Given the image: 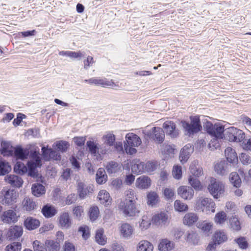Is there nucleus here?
I'll return each instance as SVG.
<instances>
[{
	"mask_svg": "<svg viewBox=\"0 0 251 251\" xmlns=\"http://www.w3.org/2000/svg\"><path fill=\"white\" fill-rule=\"evenodd\" d=\"M190 123L185 120L181 121L182 127L189 136L194 135L202 129L199 115L191 116L190 117Z\"/></svg>",
	"mask_w": 251,
	"mask_h": 251,
	"instance_id": "1",
	"label": "nucleus"
},
{
	"mask_svg": "<svg viewBox=\"0 0 251 251\" xmlns=\"http://www.w3.org/2000/svg\"><path fill=\"white\" fill-rule=\"evenodd\" d=\"M142 143L140 138L136 134L128 133L126 136V142L124 147L127 154L132 155L137 152V150L134 147L139 146Z\"/></svg>",
	"mask_w": 251,
	"mask_h": 251,
	"instance_id": "2",
	"label": "nucleus"
},
{
	"mask_svg": "<svg viewBox=\"0 0 251 251\" xmlns=\"http://www.w3.org/2000/svg\"><path fill=\"white\" fill-rule=\"evenodd\" d=\"M245 133L234 126L225 129L224 138L229 142H242L245 138Z\"/></svg>",
	"mask_w": 251,
	"mask_h": 251,
	"instance_id": "3",
	"label": "nucleus"
},
{
	"mask_svg": "<svg viewBox=\"0 0 251 251\" xmlns=\"http://www.w3.org/2000/svg\"><path fill=\"white\" fill-rule=\"evenodd\" d=\"M206 132L213 137L223 139L225 129L224 126L220 124H213L209 121H207L203 126Z\"/></svg>",
	"mask_w": 251,
	"mask_h": 251,
	"instance_id": "4",
	"label": "nucleus"
},
{
	"mask_svg": "<svg viewBox=\"0 0 251 251\" xmlns=\"http://www.w3.org/2000/svg\"><path fill=\"white\" fill-rule=\"evenodd\" d=\"M215 203L210 199L207 198H201L197 201L195 204V208L198 211H203L205 209L207 210H211L214 212L213 208L215 207Z\"/></svg>",
	"mask_w": 251,
	"mask_h": 251,
	"instance_id": "5",
	"label": "nucleus"
},
{
	"mask_svg": "<svg viewBox=\"0 0 251 251\" xmlns=\"http://www.w3.org/2000/svg\"><path fill=\"white\" fill-rule=\"evenodd\" d=\"M135 203L127 202L126 201H121L118 205V207L123 213L129 216H135L136 213L138 212Z\"/></svg>",
	"mask_w": 251,
	"mask_h": 251,
	"instance_id": "6",
	"label": "nucleus"
},
{
	"mask_svg": "<svg viewBox=\"0 0 251 251\" xmlns=\"http://www.w3.org/2000/svg\"><path fill=\"white\" fill-rule=\"evenodd\" d=\"M163 128L166 135L172 139L176 138L179 136V130L176 128V125L173 121L165 122L163 124Z\"/></svg>",
	"mask_w": 251,
	"mask_h": 251,
	"instance_id": "7",
	"label": "nucleus"
},
{
	"mask_svg": "<svg viewBox=\"0 0 251 251\" xmlns=\"http://www.w3.org/2000/svg\"><path fill=\"white\" fill-rule=\"evenodd\" d=\"M41 151L43 158L45 161H49L51 159L58 161L61 158L59 153L51 148H49L48 146H43Z\"/></svg>",
	"mask_w": 251,
	"mask_h": 251,
	"instance_id": "8",
	"label": "nucleus"
},
{
	"mask_svg": "<svg viewBox=\"0 0 251 251\" xmlns=\"http://www.w3.org/2000/svg\"><path fill=\"white\" fill-rule=\"evenodd\" d=\"M77 193L80 199H84L86 197L92 194L94 186L92 185L86 184L82 182H78L77 184Z\"/></svg>",
	"mask_w": 251,
	"mask_h": 251,
	"instance_id": "9",
	"label": "nucleus"
},
{
	"mask_svg": "<svg viewBox=\"0 0 251 251\" xmlns=\"http://www.w3.org/2000/svg\"><path fill=\"white\" fill-rule=\"evenodd\" d=\"M9 154L24 160L28 158L29 151L26 149H24L21 145H17L13 148V150L9 151Z\"/></svg>",
	"mask_w": 251,
	"mask_h": 251,
	"instance_id": "10",
	"label": "nucleus"
},
{
	"mask_svg": "<svg viewBox=\"0 0 251 251\" xmlns=\"http://www.w3.org/2000/svg\"><path fill=\"white\" fill-rule=\"evenodd\" d=\"M23 229L22 226L15 225L8 229L7 233V238L9 240H15L20 238L23 234Z\"/></svg>",
	"mask_w": 251,
	"mask_h": 251,
	"instance_id": "11",
	"label": "nucleus"
},
{
	"mask_svg": "<svg viewBox=\"0 0 251 251\" xmlns=\"http://www.w3.org/2000/svg\"><path fill=\"white\" fill-rule=\"evenodd\" d=\"M20 216H17L15 210H7L1 215V221L7 224L15 223L18 221Z\"/></svg>",
	"mask_w": 251,
	"mask_h": 251,
	"instance_id": "12",
	"label": "nucleus"
},
{
	"mask_svg": "<svg viewBox=\"0 0 251 251\" xmlns=\"http://www.w3.org/2000/svg\"><path fill=\"white\" fill-rule=\"evenodd\" d=\"M177 193L181 198L190 200L193 197L194 190L190 186H181L178 188Z\"/></svg>",
	"mask_w": 251,
	"mask_h": 251,
	"instance_id": "13",
	"label": "nucleus"
},
{
	"mask_svg": "<svg viewBox=\"0 0 251 251\" xmlns=\"http://www.w3.org/2000/svg\"><path fill=\"white\" fill-rule=\"evenodd\" d=\"M193 151L194 148L191 144H187L184 146L180 152L179 159L180 162L182 164L186 162Z\"/></svg>",
	"mask_w": 251,
	"mask_h": 251,
	"instance_id": "14",
	"label": "nucleus"
},
{
	"mask_svg": "<svg viewBox=\"0 0 251 251\" xmlns=\"http://www.w3.org/2000/svg\"><path fill=\"white\" fill-rule=\"evenodd\" d=\"M17 196L18 194L15 190L8 189L4 194V199L2 200V204L5 203L8 205L12 204L16 202Z\"/></svg>",
	"mask_w": 251,
	"mask_h": 251,
	"instance_id": "15",
	"label": "nucleus"
},
{
	"mask_svg": "<svg viewBox=\"0 0 251 251\" xmlns=\"http://www.w3.org/2000/svg\"><path fill=\"white\" fill-rule=\"evenodd\" d=\"M58 225L62 228L68 229L71 226V220L68 212L62 213L58 218Z\"/></svg>",
	"mask_w": 251,
	"mask_h": 251,
	"instance_id": "16",
	"label": "nucleus"
},
{
	"mask_svg": "<svg viewBox=\"0 0 251 251\" xmlns=\"http://www.w3.org/2000/svg\"><path fill=\"white\" fill-rule=\"evenodd\" d=\"M5 181L13 187H21L23 184L22 178L15 175H8L4 177Z\"/></svg>",
	"mask_w": 251,
	"mask_h": 251,
	"instance_id": "17",
	"label": "nucleus"
},
{
	"mask_svg": "<svg viewBox=\"0 0 251 251\" xmlns=\"http://www.w3.org/2000/svg\"><path fill=\"white\" fill-rule=\"evenodd\" d=\"M208 189L210 193L215 199H218L219 194H221L223 191L221 185L216 182L215 179L211 180Z\"/></svg>",
	"mask_w": 251,
	"mask_h": 251,
	"instance_id": "18",
	"label": "nucleus"
},
{
	"mask_svg": "<svg viewBox=\"0 0 251 251\" xmlns=\"http://www.w3.org/2000/svg\"><path fill=\"white\" fill-rule=\"evenodd\" d=\"M152 139L158 144H161L164 141L165 131L160 127L152 128Z\"/></svg>",
	"mask_w": 251,
	"mask_h": 251,
	"instance_id": "19",
	"label": "nucleus"
},
{
	"mask_svg": "<svg viewBox=\"0 0 251 251\" xmlns=\"http://www.w3.org/2000/svg\"><path fill=\"white\" fill-rule=\"evenodd\" d=\"M168 216L165 212L155 214L152 218V222L157 226L165 225L167 222Z\"/></svg>",
	"mask_w": 251,
	"mask_h": 251,
	"instance_id": "20",
	"label": "nucleus"
},
{
	"mask_svg": "<svg viewBox=\"0 0 251 251\" xmlns=\"http://www.w3.org/2000/svg\"><path fill=\"white\" fill-rule=\"evenodd\" d=\"M40 225V221L32 217L26 218L24 222L25 228L28 230H32L37 228Z\"/></svg>",
	"mask_w": 251,
	"mask_h": 251,
	"instance_id": "21",
	"label": "nucleus"
},
{
	"mask_svg": "<svg viewBox=\"0 0 251 251\" xmlns=\"http://www.w3.org/2000/svg\"><path fill=\"white\" fill-rule=\"evenodd\" d=\"M57 211L55 208L51 204H46L44 205L41 209V213L46 218H50L56 215Z\"/></svg>",
	"mask_w": 251,
	"mask_h": 251,
	"instance_id": "22",
	"label": "nucleus"
},
{
	"mask_svg": "<svg viewBox=\"0 0 251 251\" xmlns=\"http://www.w3.org/2000/svg\"><path fill=\"white\" fill-rule=\"evenodd\" d=\"M196 226L205 235L208 236L213 227V224L207 221H199L197 223Z\"/></svg>",
	"mask_w": 251,
	"mask_h": 251,
	"instance_id": "23",
	"label": "nucleus"
},
{
	"mask_svg": "<svg viewBox=\"0 0 251 251\" xmlns=\"http://www.w3.org/2000/svg\"><path fill=\"white\" fill-rule=\"evenodd\" d=\"M151 184L150 178L145 176H141L138 177L136 181V186L141 189H147Z\"/></svg>",
	"mask_w": 251,
	"mask_h": 251,
	"instance_id": "24",
	"label": "nucleus"
},
{
	"mask_svg": "<svg viewBox=\"0 0 251 251\" xmlns=\"http://www.w3.org/2000/svg\"><path fill=\"white\" fill-rule=\"evenodd\" d=\"M121 235L126 238L129 239L131 237L133 232L132 226L128 223L123 224L120 227Z\"/></svg>",
	"mask_w": 251,
	"mask_h": 251,
	"instance_id": "25",
	"label": "nucleus"
},
{
	"mask_svg": "<svg viewBox=\"0 0 251 251\" xmlns=\"http://www.w3.org/2000/svg\"><path fill=\"white\" fill-rule=\"evenodd\" d=\"M131 171L135 174H140L145 172V163L138 160H135L131 166Z\"/></svg>",
	"mask_w": 251,
	"mask_h": 251,
	"instance_id": "26",
	"label": "nucleus"
},
{
	"mask_svg": "<svg viewBox=\"0 0 251 251\" xmlns=\"http://www.w3.org/2000/svg\"><path fill=\"white\" fill-rule=\"evenodd\" d=\"M22 205L24 210L28 212L34 210L37 207L36 202L28 197H25L23 200Z\"/></svg>",
	"mask_w": 251,
	"mask_h": 251,
	"instance_id": "27",
	"label": "nucleus"
},
{
	"mask_svg": "<svg viewBox=\"0 0 251 251\" xmlns=\"http://www.w3.org/2000/svg\"><path fill=\"white\" fill-rule=\"evenodd\" d=\"M212 240H214L218 245L226 242L227 240V237L226 233L221 230L217 231L213 234Z\"/></svg>",
	"mask_w": 251,
	"mask_h": 251,
	"instance_id": "28",
	"label": "nucleus"
},
{
	"mask_svg": "<svg viewBox=\"0 0 251 251\" xmlns=\"http://www.w3.org/2000/svg\"><path fill=\"white\" fill-rule=\"evenodd\" d=\"M225 153L226 160L228 162L233 163L238 160L237 153L234 149L230 147L227 148L225 150Z\"/></svg>",
	"mask_w": 251,
	"mask_h": 251,
	"instance_id": "29",
	"label": "nucleus"
},
{
	"mask_svg": "<svg viewBox=\"0 0 251 251\" xmlns=\"http://www.w3.org/2000/svg\"><path fill=\"white\" fill-rule=\"evenodd\" d=\"M199 219L197 214L194 213H188L183 218V223L186 225L191 226L196 223Z\"/></svg>",
	"mask_w": 251,
	"mask_h": 251,
	"instance_id": "30",
	"label": "nucleus"
},
{
	"mask_svg": "<svg viewBox=\"0 0 251 251\" xmlns=\"http://www.w3.org/2000/svg\"><path fill=\"white\" fill-rule=\"evenodd\" d=\"M70 143L66 141L59 140L54 143L53 147L57 151L63 153L67 151L70 147Z\"/></svg>",
	"mask_w": 251,
	"mask_h": 251,
	"instance_id": "31",
	"label": "nucleus"
},
{
	"mask_svg": "<svg viewBox=\"0 0 251 251\" xmlns=\"http://www.w3.org/2000/svg\"><path fill=\"white\" fill-rule=\"evenodd\" d=\"M32 194L36 197H39L46 193L45 187L41 184L35 183L32 185L31 187Z\"/></svg>",
	"mask_w": 251,
	"mask_h": 251,
	"instance_id": "32",
	"label": "nucleus"
},
{
	"mask_svg": "<svg viewBox=\"0 0 251 251\" xmlns=\"http://www.w3.org/2000/svg\"><path fill=\"white\" fill-rule=\"evenodd\" d=\"M105 168L107 173L110 175L118 172L121 169V166L118 163L111 161L107 163Z\"/></svg>",
	"mask_w": 251,
	"mask_h": 251,
	"instance_id": "33",
	"label": "nucleus"
},
{
	"mask_svg": "<svg viewBox=\"0 0 251 251\" xmlns=\"http://www.w3.org/2000/svg\"><path fill=\"white\" fill-rule=\"evenodd\" d=\"M107 179V176L105 170L102 168H99L96 175V180L99 184H104Z\"/></svg>",
	"mask_w": 251,
	"mask_h": 251,
	"instance_id": "34",
	"label": "nucleus"
},
{
	"mask_svg": "<svg viewBox=\"0 0 251 251\" xmlns=\"http://www.w3.org/2000/svg\"><path fill=\"white\" fill-rule=\"evenodd\" d=\"M174 247V243L167 239H162L158 245V249L160 251H169Z\"/></svg>",
	"mask_w": 251,
	"mask_h": 251,
	"instance_id": "35",
	"label": "nucleus"
},
{
	"mask_svg": "<svg viewBox=\"0 0 251 251\" xmlns=\"http://www.w3.org/2000/svg\"><path fill=\"white\" fill-rule=\"evenodd\" d=\"M26 167L28 169L27 173L28 176L32 177H35L37 176L38 171L36 169L39 167L37 165L29 160L27 162Z\"/></svg>",
	"mask_w": 251,
	"mask_h": 251,
	"instance_id": "36",
	"label": "nucleus"
},
{
	"mask_svg": "<svg viewBox=\"0 0 251 251\" xmlns=\"http://www.w3.org/2000/svg\"><path fill=\"white\" fill-rule=\"evenodd\" d=\"M103 228H100L96 231L95 235L96 242L100 245H104L107 242V238L103 235Z\"/></svg>",
	"mask_w": 251,
	"mask_h": 251,
	"instance_id": "37",
	"label": "nucleus"
},
{
	"mask_svg": "<svg viewBox=\"0 0 251 251\" xmlns=\"http://www.w3.org/2000/svg\"><path fill=\"white\" fill-rule=\"evenodd\" d=\"M27 171L26 166L20 161L17 162L14 166V172L20 175H23L27 173Z\"/></svg>",
	"mask_w": 251,
	"mask_h": 251,
	"instance_id": "38",
	"label": "nucleus"
},
{
	"mask_svg": "<svg viewBox=\"0 0 251 251\" xmlns=\"http://www.w3.org/2000/svg\"><path fill=\"white\" fill-rule=\"evenodd\" d=\"M153 249V245L150 242L142 240L138 244L137 251H152Z\"/></svg>",
	"mask_w": 251,
	"mask_h": 251,
	"instance_id": "39",
	"label": "nucleus"
},
{
	"mask_svg": "<svg viewBox=\"0 0 251 251\" xmlns=\"http://www.w3.org/2000/svg\"><path fill=\"white\" fill-rule=\"evenodd\" d=\"M86 146L88 148L89 151L92 155L96 156L99 154L100 149L98 144L94 141L89 140L86 142Z\"/></svg>",
	"mask_w": 251,
	"mask_h": 251,
	"instance_id": "40",
	"label": "nucleus"
},
{
	"mask_svg": "<svg viewBox=\"0 0 251 251\" xmlns=\"http://www.w3.org/2000/svg\"><path fill=\"white\" fill-rule=\"evenodd\" d=\"M229 181L233 186L239 188L241 186V179L238 174L236 172H232L229 176Z\"/></svg>",
	"mask_w": 251,
	"mask_h": 251,
	"instance_id": "41",
	"label": "nucleus"
},
{
	"mask_svg": "<svg viewBox=\"0 0 251 251\" xmlns=\"http://www.w3.org/2000/svg\"><path fill=\"white\" fill-rule=\"evenodd\" d=\"M189 184L191 185V187L193 188L196 191H200L202 189L200 181L197 177L193 176H190L188 178Z\"/></svg>",
	"mask_w": 251,
	"mask_h": 251,
	"instance_id": "42",
	"label": "nucleus"
},
{
	"mask_svg": "<svg viewBox=\"0 0 251 251\" xmlns=\"http://www.w3.org/2000/svg\"><path fill=\"white\" fill-rule=\"evenodd\" d=\"M147 200L148 204L153 206L158 202L159 197L156 192H150L147 195Z\"/></svg>",
	"mask_w": 251,
	"mask_h": 251,
	"instance_id": "43",
	"label": "nucleus"
},
{
	"mask_svg": "<svg viewBox=\"0 0 251 251\" xmlns=\"http://www.w3.org/2000/svg\"><path fill=\"white\" fill-rule=\"evenodd\" d=\"M46 246L50 251H59L60 243L53 240H47L45 242Z\"/></svg>",
	"mask_w": 251,
	"mask_h": 251,
	"instance_id": "44",
	"label": "nucleus"
},
{
	"mask_svg": "<svg viewBox=\"0 0 251 251\" xmlns=\"http://www.w3.org/2000/svg\"><path fill=\"white\" fill-rule=\"evenodd\" d=\"M59 55L62 56H67L72 58H81L83 55V53L79 51H61L59 53Z\"/></svg>",
	"mask_w": 251,
	"mask_h": 251,
	"instance_id": "45",
	"label": "nucleus"
},
{
	"mask_svg": "<svg viewBox=\"0 0 251 251\" xmlns=\"http://www.w3.org/2000/svg\"><path fill=\"white\" fill-rule=\"evenodd\" d=\"M174 208L176 211L183 212L188 210V206L180 200H176L174 202Z\"/></svg>",
	"mask_w": 251,
	"mask_h": 251,
	"instance_id": "46",
	"label": "nucleus"
},
{
	"mask_svg": "<svg viewBox=\"0 0 251 251\" xmlns=\"http://www.w3.org/2000/svg\"><path fill=\"white\" fill-rule=\"evenodd\" d=\"M98 198L101 203L109 204L110 196L109 194L106 190H100L99 193Z\"/></svg>",
	"mask_w": 251,
	"mask_h": 251,
	"instance_id": "47",
	"label": "nucleus"
},
{
	"mask_svg": "<svg viewBox=\"0 0 251 251\" xmlns=\"http://www.w3.org/2000/svg\"><path fill=\"white\" fill-rule=\"evenodd\" d=\"M230 227L233 230L239 231L241 229V226L238 219L235 217L230 218L229 220Z\"/></svg>",
	"mask_w": 251,
	"mask_h": 251,
	"instance_id": "48",
	"label": "nucleus"
},
{
	"mask_svg": "<svg viewBox=\"0 0 251 251\" xmlns=\"http://www.w3.org/2000/svg\"><path fill=\"white\" fill-rule=\"evenodd\" d=\"M234 241L242 250H246L248 248L249 244L245 237L240 236L234 239Z\"/></svg>",
	"mask_w": 251,
	"mask_h": 251,
	"instance_id": "49",
	"label": "nucleus"
},
{
	"mask_svg": "<svg viewBox=\"0 0 251 251\" xmlns=\"http://www.w3.org/2000/svg\"><path fill=\"white\" fill-rule=\"evenodd\" d=\"M190 171L192 175V176L195 177H198L202 174V168L199 166L197 167L195 163H192L190 165Z\"/></svg>",
	"mask_w": 251,
	"mask_h": 251,
	"instance_id": "50",
	"label": "nucleus"
},
{
	"mask_svg": "<svg viewBox=\"0 0 251 251\" xmlns=\"http://www.w3.org/2000/svg\"><path fill=\"white\" fill-rule=\"evenodd\" d=\"M176 150L174 145H166L164 146L162 152L166 155L172 157L175 154Z\"/></svg>",
	"mask_w": 251,
	"mask_h": 251,
	"instance_id": "51",
	"label": "nucleus"
},
{
	"mask_svg": "<svg viewBox=\"0 0 251 251\" xmlns=\"http://www.w3.org/2000/svg\"><path fill=\"white\" fill-rule=\"evenodd\" d=\"M100 211L98 206H94L91 207L89 211V216L91 221H94L98 217Z\"/></svg>",
	"mask_w": 251,
	"mask_h": 251,
	"instance_id": "52",
	"label": "nucleus"
},
{
	"mask_svg": "<svg viewBox=\"0 0 251 251\" xmlns=\"http://www.w3.org/2000/svg\"><path fill=\"white\" fill-rule=\"evenodd\" d=\"M22 244L19 242H14L8 245L5 249V251H21Z\"/></svg>",
	"mask_w": 251,
	"mask_h": 251,
	"instance_id": "53",
	"label": "nucleus"
},
{
	"mask_svg": "<svg viewBox=\"0 0 251 251\" xmlns=\"http://www.w3.org/2000/svg\"><path fill=\"white\" fill-rule=\"evenodd\" d=\"M225 166V162L221 161L215 165L214 170L217 174L223 176L226 172Z\"/></svg>",
	"mask_w": 251,
	"mask_h": 251,
	"instance_id": "54",
	"label": "nucleus"
},
{
	"mask_svg": "<svg viewBox=\"0 0 251 251\" xmlns=\"http://www.w3.org/2000/svg\"><path fill=\"white\" fill-rule=\"evenodd\" d=\"M11 170V165L5 160L1 159V176H4Z\"/></svg>",
	"mask_w": 251,
	"mask_h": 251,
	"instance_id": "55",
	"label": "nucleus"
},
{
	"mask_svg": "<svg viewBox=\"0 0 251 251\" xmlns=\"http://www.w3.org/2000/svg\"><path fill=\"white\" fill-rule=\"evenodd\" d=\"M137 198L135 195L134 191L133 190H129L127 192L126 195V198L124 201H127V202H136Z\"/></svg>",
	"mask_w": 251,
	"mask_h": 251,
	"instance_id": "56",
	"label": "nucleus"
},
{
	"mask_svg": "<svg viewBox=\"0 0 251 251\" xmlns=\"http://www.w3.org/2000/svg\"><path fill=\"white\" fill-rule=\"evenodd\" d=\"M114 83L112 80H108L106 78H97V85L103 87L113 86Z\"/></svg>",
	"mask_w": 251,
	"mask_h": 251,
	"instance_id": "57",
	"label": "nucleus"
},
{
	"mask_svg": "<svg viewBox=\"0 0 251 251\" xmlns=\"http://www.w3.org/2000/svg\"><path fill=\"white\" fill-rule=\"evenodd\" d=\"M226 220V214L224 211L217 213L215 216V221L216 223L222 224Z\"/></svg>",
	"mask_w": 251,
	"mask_h": 251,
	"instance_id": "58",
	"label": "nucleus"
},
{
	"mask_svg": "<svg viewBox=\"0 0 251 251\" xmlns=\"http://www.w3.org/2000/svg\"><path fill=\"white\" fill-rule=\"evenodd\" d=\"M33 247L34 251H47L46 246L38 240L33 242Z\"/></svg>",
	"mask_w": 251,
	"mask_h": 251,
	"instance_id": "59",
	"label": "nucleus"
},
{
	"mask_svg": "<svg viewBox=\"0 0 251 251\" xmlns=\"http://www.w3.org/2000/svg\"><path fill=\"white\" fill-rule=\"evenodd\" d=\"M173 174L174 177L177 179H179L182 177V168L179 165H175L174 166L173 170Z\"/></svg>",
	"mask_w": 251,
	"mask_h": 251,
	"instance_id": "60",
	"label": "nucleus"
},
{
	"mask_svg": "<svg viewBox=\"0 0 251 251\" xmlns=\"http://www.w3.org/2000/svg\"><path fill=\"white\" fill-rule=\"evenodd\" d=\"M239 159L244 165H248L251 163V157L246 153H241L239 155Z\"/></svg>",
	"mask_w": 251,
	"mask_h": 251,
	"instance_id": "61",
	"label": "nucleus"
},
{
	"mask_svg": "<svg viewBox=\"0 0 251 251\" xmlns=\"http://www.w3.org/2000/svg\"><path fill=\"white\" fill-rule=\"evenodd\" d=\"M78 231L82 233V237L84 240H87L90 237V232L88 226H81L78 228Z\"/></svg>",
	"mask_w": 251,
	"mask_h": 251,
	"instance_id": "62",
	"label": "nucleus"
},
{
	"mask_svg": "<svg viewBox=\"0 0 251 251\" xmlns=\"http://www.w3.org/2000/svg\"><path fill=\"white\" fill-rule=\"evenodd\" d=\"M219 139H220L213 137V138L209 143L208 146L210 150L212 151L216 150L220 147V144L218 141Z\"/></svg>",
	"mask_w": 251,
	"mask_h": 251,
	"instance_id": "63",
	"label": "nucleus"
},
{
	"mask_svg": "<svg viewBox=\"0 0 251 251\" xmlns=\"http://www.w3.org/2000/svg\"><path fill=\"white\" fill-rule=\"evenodd\" d=\"M103 138L106 140V144L109 146H112L114 145L116 139L115 135L111 133L104 135Z\"/></svg>",
	"mask_w": 251,
	"mask_h": 251,
	"instance_id": "64",
	"label": "nucleus"
}]
</instances>
